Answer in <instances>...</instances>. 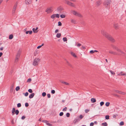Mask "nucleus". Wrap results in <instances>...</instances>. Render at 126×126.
Wrapping results in <instances>:
<instances>
[{
  "label": "nucleus",
  "mask_w": 126,
  "mask_h": 126,
  "mask_svg": "<svg viewBox=\"0 0 126 126\" xmlns=\"http://www.w3.org/2000/svg\"><path fill=\"white\" fill-rule=\"evenodd\" d=\"M101 33L104 36L111 42H114L115 41V40L112 37L107 33L103 29L101 30Z\"/></svg>",
  "instance_id": "nucleus-1"
},
{
  "label": "nucleus",
  "mask_w": 126,
  "mask_h": 126,
  "mask_svg": "<svg viewBox=\"0 0 126 126\" xmlns=\"http://www.w3.org/2000/svg\"><path fill=\"white\" fill-rule=\"evenodd\" d=\"M71 13L74 15L79 17H82V15L79 13L74 10L71 11Z\"/></svg>",
  "instance_id": "nucleus-2"
},
{
  "label": "nucleus",
  "mask_w": 126,
  "mask_h": 126,
  "mask_svg": "<svg viewBox=\"0 0 126 126\" xmlns=\"http://www.w3.org/2000/svg\"><path fill=\"white\" fill-rule=\"evenodd\" d=\"M111 2V1L110 0H105L104 3V5L106 7L108 6L109 7Z\"/></svg>",
  "instance_id": "nucleus-3"
},
{
  "label": "nucleus",
  "mask_w": 126,
  "mask_h": 126,
  "mask_svg": "<svg viewBox=\"0 0 126 126\" xmlns=\"http://www.w3.org/2000/svg\"><path fill=\"white\" fill-rule=\"evenodd\" d=\"M40 60L39 58H36L35 59L33 60L32 64L34 66H35L37 65L40 61Z\"/></svg>",
  "instance_id": "nucleus-4"
},
{
  "label": "nucleus",
  "mask_w": 126,
  "mask_h": 126,
  "mask_svg": "<svg viewBox=\"0 0 126 126\" xmlns=\"http://www.w3.org/2000/svg\"><path fill=\"white\" fill-rule=\"evenodd\" d=\"M20 53L21 51H19L17 53L16 55V57L15 61V63H17L18 62V60L19 59L20 55Z\"/></svg>",
  "instance_id": "nucleus-5"
},
{
  "label": "nucleus",
  "mask_w": 126,
  "mask_h": 126,
  "mask_svg": "<svg viewBox=\"0 0 126 126\" xmlns=\"http://www.w3.org/2000/svg\"><path fill=\"white\" fill-rule=\"evenodd\" d=\"M52 11V7L47 8L46 10V12L47 14L50 13Z\"/></svg>",
  "instance_id": "nucleus-6"
},
{
  "label": "nucleus",
  "mask_w": 126,
  "mask_h": 126,
  "mask_svg": "<svg viewBox=\"0 0 126 126\" xmlns=\"http://www.w3.org/2000/svg\"><path fill=\"white\" fill-rule=\"evenodd\" d=\"M113 92L118 93L120 94H121L123 95H125L126 94V93L125 92H123L122 91H119L118 90H113Z\"/></svg>",
  "instance_id": "nucleus-7"
},
{
  "label": "nucleus",
  "mask_w": 126,
  "mask_h": 126,
  "mask_svg": "<svg viewBox=\"0 0 126 126\" xmlns=\"http://www.w3.org/2000/svg\"><path fill=\"white\" fill-rule=\"evenodd\" d=\"M66 3L69 6L74 7H75V5L74 3L71 2L69 1H67L66 2Z\"/></svg>",
  "instance_id": "nucleus-8"
},
{
  "label": "nucleus",
  "mask_w": 126,
  "mask_h": 126,
  "mask_svg": "<svg viewBox=\"0 0 126 126\" xmlns=\"http://www.w3.org/2000/svg\"><path fill=\"white\" fill-rule=\"evenodd\" d=\"M109 52L111 54H113L114 55H120V54H118V53L116 52H114L111 50H109Z\"/></svg>",
  "instance_id": "nucleus-9"
},
{
  "label": "nucleus",
  "mask_w": 126,
  "mask_h": 126,
  "mask_svg": "<svg viewBox=\"0 0 126 126\" xmlns=\"http://www.w3.org/2000/svg\"><path fill=\"white\" fill-rule=\"evenodd\" d=\"M114 49H116L117 51L118 52H120V53H119L118 54H120V55H121L122 54H123L124 53L121 51L119 49H118L117 47H115L114 48Z\"/></svg>",
  "instance_id": "nucleus-10"
},
{
  "label": "nucleus",
  "mask_w": 126,
  "mask_h": 126,
  "mask_svg": "<svg viewBox=\"0 0 126 126\" xmlns=\"http://www.w3.org/2000/svg\"><path fill=\"white\" fill-rule=\"evenodd\" d=\"M117 75L119 76H126V73H123V72H121L120 73L117 74Z\"/></svg>",
  "instance_id": "nucleus-11"
},
{
  "label": "nucleus",
  "mask_w": 126,
  "mask_h": 126,
  "mask_svg": "<svg viewBox=\"0 0 126 126\" xmlns=\"http://www.w3.org/2000/svg\"><path fill=\"white\" fill-rule=\"evenodd\" d=\"M17 6V4L16 3L14 6L13 10V13H15V11L16 9V7Z\"/></svg>",
  "instance_id": "nucleus-12"
},
{
  "label": "nucleus",
  "mask_w": 126,
  "mask_h": 126,
  "mask_svg": "<svg viewBox=\"0 0 126 126\" xmlns=\"http://www.w3.org/2000/svg\"><path fill=\"white\" fill-rule=\"evenodd\" d=\"M25 2L26 4H29L31 3V0H25Z\"/></svg>",
  "instance_id": "nucleus-13"
},
{
  "label": "nucleus",
  "mask_w": 126,
  "mask_h": 126,
  "mask_svg": "<svg viewBox=\"0 0 126 126\" xmlns=\"http://www.w3.org/2000/svg\"><path fill=\"white\" fill-rule=\"evenodd\" d=\"M34 95L35 94L34 93H32L29 95V98H32L34 96Z\"/></svg>",
  "instance_id": "nucleus-14"
},
{
  "label": "nucleus",
  "mask_w": 126,
  "mask_h": 126,
  "mask_svg": "<svg viewBox=\"0 0 126 126\" xmlns=\"http://www.w3.org/2000/svg\"><path fill=\"white\" fill-rule=\"evenodd\" d=\"M114 27L115 29H117L118 28V24H115L114 25Z\"/></svg>",
  "instance_id": "nucleus-15"
},
{
  "label": "nucleus",
  "mask_w": 126,
  "mask_h": 126,
  "mask_svg": "<svg viewBox=\"0 0 126 126\" xmlns=\"http://www.w3.org/2000/svg\"><path fill=\"white\" fill-rule=\"evenodd\" d=\"M38 29V27H36L35 29L34 28H33L32 29V31L34 32H37V31L36 32L35 31L37 30Z\"/></svg>",
  "instance_id": "nucleus-16"
},
{
  "label": "nucleus",
  "mask_w": 126,
  "mask_h": 126,
  "mask_svg": "<svg viewBox=\"0 0 126 126\" xmlns=\"http://www.w3.org/2000/svg\"><path fill=\"white\" fill-rule=\"evenodd\" d=\"M60 82L62 83H63L64 84L66 85H68L69 84L68 83L65 82L63 81H60Z\"/></svg>",
  "instance_id": "nucleus-17"
},
{
  "label": "nucleus",
  "mask_w": 126,
  "mask_h": 126,
  "mask_svg": "<svg viewBox=\"0 0 126 126\" xmlns=\"http://www.w3.org/2000/svg\"><path fill=\"white\" fill-rule=\"evenodd\" d=\"M91 100L92 103H94L96 101L95 99L94 98H92L91 99Z\"/></svg>",
  "instance_id": "nucleus-18"
},
{
  "label": "nucleus",
  "mask_w": 126,
  "mask_h": 126,
  "mask_svg": "<svg viewBox=\"0 0 126 126\" xmlns=\"http://www.w3.org/2000/svg\"><path fill=\"white\" fill-rule=\"evenodd\" d=\"M101 3V2L100 0H98L96 2V5L98 6L100 5Z\"/></svg>",
  "instance_id": "nucleus-19"
},
{
  "label": "nucleus",
  "mask_w": 126,
  "mask_h": 126,
  "mask_svg": "<svg viewBox=\"0 0 126 126\" xmlns=\"http://www.w3.org/2000/svg\"><path fill=\"white\" fill-rule=\"evenodd\" d=\"M61 35V34L60 33H58L56 35V37L57 38H60Z\"/></svg>",
  "instance_id": "nucleus-20"
},
{
  "label": "nucleus",
  "mask_w": 126,
  "mask_h": 126,
  "mask_svg": "<svg viewBox=\"0 0 126 126\" xmlns=\"http://www.w3.org/2000/svg\"><path fill=\"white\" fill-rule=\"evenodd\" d=\"M102 126H107L108 125L107 123L106 122H105L104 123H102Z\"/></svg>",
  "instance_id": "nucleus-21"
},
{
  "label": "nucleus",
  "mask_w": 126,
  "mask_h": 126,
  "mask_svg": "<svg viewBox=\"0 0 126 126\" xmlns=\"http://www.w3.org/2000/svg\"><path fill=\"white\" fill-rule=\"evenodd\" d=\"M13 36L12 34H10L9 36V39H12L13 38Z\"/></svg>",
  "instance_id": "nucleus-22"
},
{
  "label": "nucleus",
  "mask_w": 126,
  "mask_h": 126,
  "mask_svg": "<svg viewBox=\"0 0 126 126\" xmlns=\"http://www.w3.org/2000/svg\"><path fill=\"white\" fill-rule=\"evenodd\" d=\"M71 22L72 23H73L74 24H75L76 23V21L75 20H74L73 19H71Z\"/></svg>",
  "instance_id": "nucleus-23"
},
{
  "label": "nucleus",
  "mask_w": 126,
  "mask_h": 126,
  "mask_svg": "<svg viewBox=\"0 0 126 126\" xmlns=\"http://www.w3.org/2000/svg\"><path fill=\"white\" fill-rule=\"evenodd\" d=\"M71 55L72 56H73V57H77V56L75 54V53H74L73 52H71Z\"/></svg>",
  "instance_id": "nucleus-24"
},
{
  "label": "nucleus",
  "mask_w": 126,
  "mask_h": 126,
  "mask_svg": "<svg viewBox=\"0 0 126 126\" xmlns=\"http://www.w3.org/2000/svg\"><path fill=\"white\" fill-rule=\"evenodd\" d=\"M55 17V14H53L50 17L51 18H54Z\"/></svg>",
  "instance_id": "nucleus-25"
},
{
  "label": "nucleus",
  "mask_w": 126,
  "mask_h": 126,
  "mask_svg": "<svg viewBox=\"0 0 126 126\" xmlns=\"http://www.w3.org/2000/svg\"><path fill=\"white\" fill-rule=\"evenodd\" d=\"M62 10V9L60 7H58L57 9V10L58 11H60Z\"/></svg>",
  "instance_id": "nucleus-26"
},
{
  "label": "nucleus",
  "mask_w": 126,
  "mask_h": 126,
  "mask_svg": "<svg viewBox=\"0 0 126 126\" xmlns=\"http://www.w3.org/2000/svg\"><path fill=\"white\" fill-rule=\"evenodd\" d=\"M110 104V103L109 102H107L105 104L106 106L107 107H108L109 106Z\"/></svg>",
  "instance_id": "nucleus-27"
},
{
  "label": "nucleus",
  "mask_w": 126,
  "mask_h": 126,
  "mask_svg": "<svg viewBox=\"0 0 126 126\" xmlns=\"http://www.w3.org/2000/svg\"><path fill=\"white\" fill-rule=\"evenodd\" d=\"M66 62L67 64L70 67H72V65L68 61H67Z\"/></svg>",
  "instance_id": "nucleus-28"
},
{
  "label": "nucleus",
  "mask_w": 126,
  "mask_h": 126,
  "mask_svg": "<svg viewBox=\"0 0 126 126\" xmlns=\"http://www.w3.org/2000/svg\"><path fill=\"white\" fill-rule=\"evenodd\" d=\"M63 39L64 42H65L67 41V38L66 37L63 38Z\"/></svg>",
  "instance_id": "nucleus-29"
},
{
  "label": "nucleus",
  "mask_w": 126,
  "mask_h": 126,
  "mask_svg": "<svg viewBox=\"0 0 126 126\" xmlns=\"http://www.w3.org/2000/svg\"><path fill=\"white\" fill-rule=\"evenodd\" d=\"M105 118L106 119H109V116L108 115H107L105 116Z\"/></svg>",
  "instance_id": "nucleus-30"
},
{
  "label": "nucleus",
  "mask_w": 126,
  "mask_h": 126,
  "mask_svg": "<svg viewBox=\"0 0 126 126\" xmlns=\"http://www.w3.org/2000/svg\"><path fill=\"white\" fill-rule=\"evenodd\" d=\"M46 93L45 92H44L42 93V95L44 97L46 95Z\"/></svg>",
  "instance_id": "nucleus-31"
},
{
  "label": "nucleus",
  "mask_w": 126,
  "mask_h": 126,
  "mask_svg": "<svg viewBox=\"0 0 126 126\" xmlns=\"http://www.w3.org/2000/svg\"><path fill=\"white\" fill-rule=\"evenodd\" d=\"M124 123L123 121L121 122L119 124L120 126H122L123 125H124Z\"/></svg>",
  "instance_id": "nucleus-32"
},
{
  "label": "nucleus",
  "mask_w": 126,
  "mask_h": 126,
  "mask_svg": "<svg viewBox=\"0 0 126 126\" xmlns=\"http://www.w3.org/2000/svg\"><path fill=\"white\" fill-rule=\"evenodd\" d=\"M60 17L62 18H64L65 17V16L63 14L61 15Z\"/></svg>",
  "instance_id": "nucleus-33"
},
{
  "label": "nucleus",
  "mask_w": 126,
  "mask_h": 126,
  "mask_svg": "<svg viewBox=\"0 0 126 126\" xmlns=\"http://www.w3.org/2000/svg\"><path fill=\"white\" fill-rule=\"evenodd\" d=\"M43 122L44 123H45L47 125V124H48V121H47V120H45L44 121H43Z\"/></svg>",
  "instance_id": "nucleus-34"
},
{
  "label": "nucleus",
  "mask_w": 126,
  "mask_h": 126,
  "mask_svg": "<svg viewBox=\"0 0 126 126\" xmlns=\"http://www.w3.org/2000/svg\"><path fill=\"white\" fill-rule=\"evenodd\" d=\"M20 89V87L19 86H17L16 88V91H18Z\"/></svg>",
  "instance_id": "nucleus-35"
},
{
  "label": "nucleus",
  "mask_w": 126,
  "mask_h": 126,
  "mask_svg": "<svg viewBox=\"0 0 126 126\" xmlns=\"http://www.w3.org/2000/svg\"><path fill=\"white\" fill-rule=\"evenodd\" d=\"M55 17L58 18H59V15L58 14H55Z\"/></svg>",
  "instance_id": "nucleus-36"
},
{
  "label": "nucleus",
  "mask_w": 126,
  "mask_h": 126,
  "mask_svg": "<svg viewBox=\"0 0 126 126\" xmlns=\"http://www.w3.org/2000/svg\"><path fill=\"white\" fill-rule=\"evenodd\" d=\"M28 91L30 93H32V91L31 89H29L28 90Z\"/></svg>",
  "instance_id": "nucleus-37"
},
{
  "label": "nucleus",
  "mask_w": 126,
  "mask_h": 126,
  "mask_svg": "<svg viewBox=\"0 0 126 126\" xmlns=\"http://www.w3.org/2000/svg\"><path fill=\"white\" fill-rule=\"evenodd\" d=\"M110 71L112 74L114 75L115 74V73L113 71L110 70Z\"/></svg>",
  "instance_id": "nucleus-38"
},
{
  "label": "nucleus",
  "mask_w": 126,
  "mask_h": 126,
  "mask_svg": "<svg viewBox=\"0 0 126 126\" xmlns=\"http://www.w3.org/2000/svg\"><path fill=\"white\" fill-rule=\"evenodd\" d=\"M58 26H61L62 25V24L61 22L60 21H59L58 22Z\"/></svg>",
  "instance_id": "nucleus-39"
},
{
  "label": "nucleus",
  "mask_w": 126,
  "mask_h": 126,
  "mask_svg": "<svg viewBox=\"0 0 126 126\" xmlns=\"http://www.w3.org/2000/svg\"><path fill=\"white\" fill-rule=\"evenodd\" d=\"M23 94H24V95L25 96H27L28 95V92H26L25 94L23 93Z\"/></svg>",
  "instance_id": "nucleus-40"
},
{
  "label": "nucleus",
  "mask_w": 126,
  "mask_h": 126,
  "mask_svg": "<svg viewBox=\"0 0 126 126\" xmlns=\"http://www.w3.org/2000/svg\"><path fill=\"white\" fill-rule=\"evenodd\" d=\"M104 104V102H103L102 101L100 103V105L101 106H102Z\"/></svg>",
  "instance_id": "nucleus-41"
},
{
  "label": "nucleus",
  "mask_w": 126,
  "mask_h": 126,
  "mask_svg": "<svg viewBox=\"0 0 126 126\" xmlns=\"http://www.w3.org/2000/svg\"><path fill=\"white\" fill-rule=\"evenodd\" d=\"M21 106V105L20 103H19L17 104V107H20Z\"/></svg>",
  "instance_id": "nucleus-42"
},
{
  "label": "nucleus",
  "mask_w": 126,
  "mask_h": 126,
  "mask_svg": "<svg viewBox=\"0 0 126 126\" xmlns=\"http://www.w3.org/2000/svg\"><path fill=\"white\" fill-rule=\"evenodd\" d=\"M63 112H60V113L59 114V115L60 116H63Z\"/></svg>",
  "instance_id": "nucleus-43"
},
{
  "label": "nucleus",
  "mask_w": 126,
  "mask_h": 126,
  "mask_svg": "<svg viewBox=\"0 0 126 126\" xmlns=\"http://www.w3.org/2000/svg\"><path fill=\"white\" fill-rule=\"evenodd\" d=\"M31 79L30 78H29L28 79L27 82H30L31 81Z\"/></svg>",
  "instance_id": "nucleus-44"
},
{
  "label": "nucleus",
  "mask_w": 126,
  "mask_h": 126,
  "mask_svg": "<svg viewBox=\"0 0 126 126\" xmlns=\"http://www.w3.org/2000/svg\"><path fill=\"white\" fill-rule=\"evenodd\" d=\"M81 44H80L79 43H78L77 45V46L78 47H79L81 46Z\"/></svg>",
  "instance_id": "nucleus-45"
},
{
  "label": "nucleus",
  "mask_w": 126,
  "mask_h": 126,
  "mask_svg": "<svg viewBox=\"0 0 126 126\" xmlns=\"http://www.w3.org/2000/svg\"><path fill=\"white\" fill-rule=\"evenodd\" d=\"M70 113H66V115L67 117H68L70 116Z\"/></svg>",
  "instance_id": "nucleus-46"
},
{
  "label": "nucleus",
  "mask_w": 126,
  "mask_h": 126,
  "mask_svg": "<svg viewBox=\"0 0 126 126\" xmlns=\"http://www.w3.org/2000/svg\"><path fill=\"white\" fill-rule=\"evenodd\" d=\"M86 48V47L84 46H82L81 47V49H85Z\"/></svg>",
  "instance_id": "nucleus-47"
},
{
  "label": "nucleus",
  "mask_w": 126,
  "mask_h": 126,
  "mask_svg": "<svg viewBox=\"0 0 126 126\" xmlns=\"http://www.w3.org/2000/svg\"><path fill=\"white\" fill-rule=\"evenodd\" d=\"M118 115L116 114L115 115H114L113 116V117L114 118H115L116 116Z\"/></svg>",
  "instance_id": "nucleus-48"
},
{
  "label": "nucleus",
  "mask_w": 126,
  "mask_h": 126,
  "mask_svg": "<svg viewBox=\"0 0 126 126\" xmlns=\"http://www.w3.org/2000/svg\"><path fill=\"white\" fill-rule=\"evenodd\" d=\"M19 113V111H15V113L16 115H18Z\"/></svg>",
  "instance_id": "nucleus-49"
},
{
  "label": "nucleus",
  "mask_w": 126,
  "mask_h": 126,
  "mask_svg": "<svg viewBox=\"0 0 126 126\" xmlns=\"http://www.w3.org/2000/svg\"><path fill=\"white\" fill-rule=\"evenodd\" d=\"M55 93V91L54 90H52L51 91V93L52 94H54Z\"/></svg>",
  "instance_id": "nucleus-50"
},
{
  "label": "nucleus",
  "mask_w": 126,
  "mask_h": 126,
  "mask_svg": "<svg viewBox=\"0 0 126 126\" xmlns=\"http://www.w3.org/2000/svg\"><path fill=\"white\" fill-rule=\"evenodd\" d=\"M47 96L48 98H50V97H51L50 95L49 94H47Z\"/></svg>",
  "instance_id": "nucleus-51"
},
{
  "label": "nucleus",
  "mask_w": 126,
  "mask_h": 126,
  "mask_svg": "<svg viewBox=\"0 0 126 126\" xmlns=\"http://www.w3.org/2000/svg\"><path fill=\"white\" fill-rule=\"evenodd\" d=\"M112 95L114 96H116L118 97H119V95H117L116 94H112Z\"/></svg>",
  "instance_id": "nucleus-52"
},
{
  "label": "nucleus",
  "mask_w": 126,
  "mask_h": 126,
  "mask_svg": "<svg viewBox=\"0 0 126 126\" xmlns=\"http://www.w3.org/2000/svg\"><path fill=\"white\" fill-rule=\"evenodd\" d=\"M29 104H28V103H25V106L26 107H28V106H29Z\"/></svg>",
  "instance_id": "nucleus-53"
},
{
  "label": "nucleus",
  "mask_w": 126,
  "mask_h": 126,
  "mask_svg": "<svg viewBox=\"0 0 126 126\" xmlns=\"http://www.w3.org/2000/svg\"><path fill=\"white\" fill-rule=\"evenodd\" d=\"M94 125V123L92 122L90 124V126H93Z\"/></svg>",
  "instance_id": "nucleus-54"
},
{
  "label": "nucleus",
  "mask_w": 126,
  "mask_h": 126,
  "mask_svg": "<svg viewBox=\"0 0 126 126\" xmlns=\"http://www.w3.org/2000/svg\"><path fill=\"white\" fill-rule=\"evenodd\" d=\"M79 117L80 119H81L83 118V116L82 115H80L79 116Z\"/></svg>",
  "instance_id": "nucleus-55"
},
{
  "label": "nucleus",
  "mask_w": 126,
  "mask_h": 126,
  "mask_svg": "<svg viewBox=\"0 0 126 126\" xmlns=\"http://www.w3.org/2000/svg\"><path fill=\"white\" fill-rule=\"evenodd\" d=\"M25 118V116H23L21 117V119H24Z\"/></svg>",
  "instance_id": "nucleus-56"
},
{
  "label": "nucleus",
  "mask_w": 126,
  "mask_h": 126,
  "mask_svg": "<svg viewBox=\"0 0 126 126\" xmlns=\"http://www.w3.org/2000/svg\"><path fill=\"white\" fill-rule=\"evenodd\" d=\"M47 126H51L52 125V124L50 123H48V124H47Z\"/></svg>",
  "instance_id": "nucleus-57"
},
{
  "label": "nucleus",
  "mask_w": 126,
  "mask_h": 126,
  "mask_svg": "<svg viewBox=\"0 0 126 126\" xmlns=\"http://www.w3.org/2000/svg\"><path fill=\"white\" fill-rule=\"evenodd\" d=\"M94 51L93 50H91L90 51V53L92 54L94 52Z\"/></svg>",
  "instance_id": "nucleus-58"
},
{
  "label": "nucleus",
  "mask_w": 126,
  "mask_h": 126,
  "mask_svg": "<svg viewBox=\"0 0 126 126\" xmlns=\"http://www.w3.org/2000/svg\"><path fill=\"white\" fill-rule=\"evenodd\" d=\"M58 31H59L58 30L56 29L55 30V33H57L58 32Z\"/></svg>",
  "instance_id": "nucleus-59"
},
{
  "label": "nucleus",
  "mask_w": 126,
  "mask_h": 126,
  "mask_svg": "<svg viewBox=\"0 0 126 126\" xmlns=\"http://www.w3.org/2000/svg\"><path fill=\"white\" fill-rule=\"evenodd\" d=\"M32 32V31H29V33L30 34H31Z\"/></svg>",
  "instance_id": "nucleus-60"
},
{
  "label": "nucleus",
  "mask_w": 126,
  "mask_h": 126,
  "mask_svg": "<svg viewBox=\"0 0 126 126\" xmlns=\"http://www.w3.org/2000/svg\"><path fill=\"white\" fill-rule=\"evenodd\" d=\"M67 108L66 107H65L62 110H66Z\"/></svg>",
  "instance_id": "nucleus-61"
},
{
  "label": "nucleus",
  "mask_w": 126,
  "mask_h": 126,
  "mask_svg": "<svg viewBox=\"0 0 126 126\" xmlns=\"http://www.w3.org/2000/svg\"><path fill=\"white\" fill-rule=\"evenodd\" d=\"M11 123L12 124H14V120L13 119L11 121Z\"/></svg>",
  "instance_id": "nucleus-62"
},
{
  "label": "nucleus",
  "mask_w": 126,
  "mask_h": 126,
  "mask_svg": "<svg viewBox=\"0 0 126 126\" xmlns=\"http://www.w3.org/2000/svg\"><path fill=\"white\" fill-rule=\"evenodd\" d=\"M15 111H12V115H13L15 114Z\"/></svg>",
  "instance_id": "nucleus-63"
},
{
  "label": "nucleus",
  "mask_w": 126,
  "mask_h": 126,
  "mask_svg": "<svg viewBox=\"0 0 126 126\" xmlns=\"http://www.w3.org/2000/svg\"><path fill=\"white\" fill-rule=\"evenodd\" d=\"M41 47V46L40 45V46H38L37 47V48L38 49H39V48H40Z\"/></svg>",
  "instance_id": "nucleus-64"
}]
</instances>
